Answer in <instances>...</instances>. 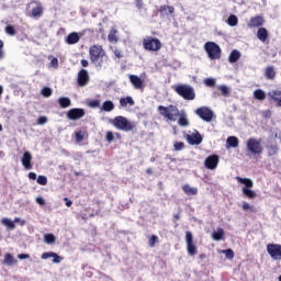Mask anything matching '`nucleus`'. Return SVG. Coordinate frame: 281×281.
Instances as JSON below:
<instances>
[{
	"label": "nucleus",
	"mask_w": 281,
	"mask_h": 281,
	"mask_svg": "<svg viewBox=\"0 0 281 281\" xmlns=\"http://www.w3.org/2000/svg\"><path fill=\"white\" fill-rule=\"evenodd\" d=\"M187 251L189 256H196V245H194V237L192 232H186Z\"/></svg>",
	"instance_id": "nucleus-10"
},
{
	"label": "nucleus",
	"mask_w": 281,
	"mask_h": 281,
	"mask_svg": "<svg viewBox=\"0 0 281 281\" xmlns=\"http://www.w3.org/2000/svg\"><path fill=\"white\" fill-rule=\"evenodd\" d=\"M267 252L272 260H281V245L280 244H268Z\"/></svg>",
	"instance_id": "nucleus-11"
},
{
	"label": "nucleus",
	"mask_w": 281,
	"mask_h": 281,
	"mask_svg": "<svg viewBox=\"0 0 281 281\" xmlns=\"http://www.w3.org/2000/svg\"><path fill=\"white\" fill-rule=\"evenodd\" d=\"M108 41L110 43H117V30L112 29L108 35Z\"/></svg>",
	"instance_id": "nucleus-35"
},
{
	"label": "nucleus",
	"mask_w": 281,
	"mask_h": 281,
	"mask_svg": "<svg viewBox=\"0 0 281 281\" xmlns=\"http://www.w3.org/2000/svg\"><path fill=\"white\" fill-rule=\"evenodd\" d=\"M86 112L82 108H72L66 113V117L68 120H71L72 122H76L77 120H82L85 117Z\"/></svg>",
	"instance_id": "nucleus-9"
},
{
	"label": "nucleus",
	"mask_w": 281,
	"mask_h": 281,
	"mask_svg": "<svg viewBox=\"0 0 281 281\" xmlns=\"http://www.w3.org/2000/svg\"><path fill=\"white\" fill-rule=\"evenodd\" d=\"M53 262H54V265H60V262H63V257L58 256V254L55 252V255L53 257Z\"/></svg>",
	"instance_id": "nucleus-51"
},
{
	"label": "nucleus",
	"mask_w": 281,
	"mask_h": 281,
	"mask_svg": "<svg viewBox=\"0 0 281 281\" xmlns=\"http://www.w3.org/2000/svg\"><path fill=\"white\" fill-rule=\"evenodd\" d=\"M77 82L79 87H87V85H89V71H87V69H81L78 72Z\"/></svg>",
	"instance_id": "nucleus-14"
},
{
	"label": "nucleus",
	"mask_w": 281,
	"mask_h": 281,
	"mask_svg": "<svg viewBox=\"0 0 281 281\" xmlns=\"http://www.w3.org/2000/svg\"><path fill=\"white\" fill-rule=\"evenodd\" d=\"M227 25H229L231 27H236V25H238V16H236L235 14H231L227 18Z\"/></svg>",
	"instance_id": "nucleus-34"
},
{
	"label": "nucleus",
	"mask_w": 281,
	"mask_h": 281,
	"mask_svg": "<svg viewBox=\"0 0 281 281\" xmlns=\"http://www.w3.org/2000/svg\"><path fill=\"white\" fill-rule=\"evenodd\" d=\"M236 181L238 183H241L243 186H245L244 188H254V180L249 179V178H241V177H236Z\"/></svg>",
	"instance_id": "nucleus-23"
},
{
	"label": "nucleus",
	"mask_w": 281,
	"mask_h": 281,
	"mask_svg": "<svg viewBox=\"0 0 281 281\" xmlns=\"http://www.w3.org/2000/svg\"><path fill=\"white\" fill-rule=\"evenodd\" d=\"M178 124L179 126H190V121L188 120V115L186 114V112H182L179 114V120H178Z\"/></svg>",
	"instance_id": "nucleus-29"
},
{
	"label": "nucleus",
	"mask_w": 281,
	"mask_h": 281,
	"mask_svg": "<svg viewBox=\"0 0 281 281\" xmlns=\"http://www.w3.org/2000/svg\"><path fill=\"white\" fill-rule=\"evenodd\" d=\"M218 155H211L204 160V166L207 168V170H216L218 167Z\"/></svg>",
	"instance_id": "nucleus-12"
},
{
	"label": "nucleus",
	"mask_w": 281,
	"mask_h": 281,
	"mask_svg": "<svg viewBox=\"0 0 281 281\" xmlns=\"http://www.w3.org/2000/svg\"><path fill=\"white\" fill-rule=\"evenodd\" d=\"M57 102L60 109H69V106L71 105V99H69L68 97H60Z\"/></svg>",
	"instance_id": "nucleus-25"
},
{
	"label": "nucleus",
	"mask_w": 281,
	"mask_h": 281,
	"mask_svg": "<svg viewBox=\"0 0 281 281\" xmlns=\"http://www.w3.org/2000/svg\"><path fill=\"white\" fill-rule=\"evenodd\" d=\"M173 91H176L180 98H183V100H195L196 92H194V88L190 85L181 83L173 88Z\"/></svg>",
	"instance_id": "nucleus-3"
},
{
	"label": "nucleus",
	"mask_w": 281,
	"mask_h": 281,
	"mask_svg": "<svg viewBox=\"0 0 281 281\" xmlns=\"http://www.w3.org/2000/svg\"><path fill=\"white\" fill-rule=\"evenodd\" d=\"M257 38L261 41V43H267V38H269V31L266 27H259L257 31Z\"/></svg>",
	"instance_id": "nucleus-20"
},
{
	"label": "nucleus",
	"mask_w": 281,
	"mask_h": 281,
	"mask_svg": "<svg viewBox=\"0 0 281 281\" xmlns=\"http://www.w3.org/2000/svg\"><path fill=\"white\" fill-rule=\"evenodd\" d=\"M135 5L138 10L144 8V0H135Z\"/></svg>",
	"instance_id": "nucleus-57"
},
{
	"label": "nucleus",
	"mask_w": 281,
	"mask_h": 281,
	"mask_svg": "<svg viewBox=\"0 0 281 281\" xmlns=\"http://www.w3.org/2000/svg\"><path fill=\"white\" fill-rule=\"evenodd\" d=\"M88 106H90V109H98V106H100V99L91 100Z\"/></svg>",
	"instance_id": "nucleus-48"
},
{
	"label": "nucleus",
	"mask_w": 281,
	"mask_h": 281,
	"mask_svg": "<svg viewBox=\"0 0 281 281\" xmlns=\"http://www.w3.org/2000/svg\"><path fill=\"white\" fill-rule=\"evenodd\" d=\"M115 109V103L113 101L108 100L104 101L101 105V111H105L106 113H111Z\"/></svg>",
	"instance_id": "nucleus-26"
},
{
	"label": "nucleus",
	"mask_w": 281,
	"mask_h": 281,
	"mask_svg": "<svg viewBox=\"0 0 281 281\" xmlns=\"http://www.w3.org/2000/svg\"><path fill=\"white\" fill-rule=\"evenodd\" d=\"M226 144L228 145V148H238V137L236 136H228L226 139Z\"/></svg>",
	"instance_id": "nucleus-30"
},
{
	"label": "nucleus",
	"mask_w": 281,
	"mask_h": 281,
	"mask_svg": "<svg viewBox=\"0 0 281 281\" xmlns=\"http://www.w3.org/2000/svg\"><path fill=\"white\" fill-rule=\"evenodd\" d=\"M49 67H54V69H58V58L53 57L50 60Z\"/></svg>",
	"instance_id": "nucleus-53"
},
{
	"label": "nucleus",
	"mask_w": 281,
	"mask_h": 281,
	"mask_svg": "<svg viewBox=\"0 0 281 281\" xmlns=\"http://www.w3.org/2000/svg\"><path fill=\"white\" fill-rule=\"evenodd\" d=\"M44 240L47 245H52V244L56 243V236H54V234H46L44 236Z\"/></svg>",
	"instance_id": "nucleus-39"
},
{
	"label": "nucleus",
	"mask_w": 281,
	"mask_h": 281,
	"mask_svg": "<svg viewBox=\"0 0 281 281\" xmlns=\"http://www.w3.org/2000/svg\"><path fill=\"white\" fill-rule=\"evenodd\" d=\"M135 106V100H133V97H126L120 99V105L121 106Z\"/></svg>",
	"instance_id": "nucleus-32"
},
{
	"label": "nucleus",
	"mask_w": 281,
	"mask_h": 281,
	"mask_svg": "<svg viewBox=\"0 0 281 281\" xmlns=\"http://www.w3.org/2000/svg\"><path fill=\"white\" fill-rule=\"evenodd\" d=\"M243 194L247 196V199H256V191L251 189L243 188Z\"/></svg>",
	"instance_id": "nucleus-37"
},
{
	"label": "nucleus",
	"mask_w": 281,
	"mask_h": 281,
	"mask_svg": "<svg viewBox=\"0 0 281 281\" xmlns=\"http://www.w3.org/2000/svg\"><path fill=\"white\" fill-rule=\"evenodd\" d=\"M204 85L206 87H215L216 86V79H214V78H206L204 80Z\"/></svg>",
	"instance_id": "nucleus-45"
},
{
	"label": "nucleus",
	"mask_w": 281,
	"mask_h": 281,
	"mask_svg": "<svg viewBox=\"0 0 281 281\" xmlns=\"http://www.w3.org/2000/svg\"><path fill=\"white\" fill-rule=\"evenodd\" d=\"M195 115L200 117V120H203V122H212L214 120V111L210 109L209 106H200L195 110Z\"/></svg>",
	"instance_id": "nucleus-8"
},
{
	"label": "nucleus",
	"mask_w": 281,
	"mask_h": 281,
	"mask_svg": "<svg viewBox=\"0 0 281 281\" xmlns=\"http://www.w3.org/2000/svg\"><path fill=\"white\" fill-rule=\"evenodd\" d=\"M223 238H225V229H223L222 227H218L212 233L213 240L220 241L223 240Z\"/></svg>",
	"instance_id": "nucleus-22"
},
{
	"label": "nucleus",
	"mask_w": 281,
	"mask_h": 281,
	"mask_svg": "<svg viewBox=\"0 0 281 281\" xmlns=\"http://www.w3.org/2000/svg\"><path fill=\"white\" fill-rule=\"evenodd\" d=\"M1 223L8 229H11V231L16 229V224H14V220L12 221V220H10L8 217H4V218L1 220Z\"/></svg>",
	"instance_id": "nucleus-31"
},
{
	"label": "nucleus",
	"mask_w": 281,
	"mask_h": 281,
	"mask_svg": "<svg viewBox=\"0 0 281 281\" xmlns=\"http://www.w3.org/2000/svg\"><path fill=\"white\" fill-rule=\"evenodd\" d=\"M105 139H106V142H109V144H111V142H113V139H115V134H113V132H108L105 135Z\"/></svg>",
	"instance_id": "nucleus-52"
},
{
	"label": "nucleus",
	"mask_w": 281,
	"mask_h": 281,
	"mask_svg": "<svg viewBox=\"0 0 281 281\" xmlns=\"http://www.w3.org/2000/svg\"><path fill=\"white\" fill-rule=\"evenodd\" d=\"M271 98L274 102H277L278 106H281V91L274 90L271 94Z\"/></svg>",
	"instance_id": "nucleus-36"
},
{
	"label": "nucleus",
	"mask_w": 281,
	"mask_h": 281,
	"mask_svg": "<svg viewBox=\"0 0 281 281\" xmlns=\"http://www.w3.org/2000/svg\"><path fill=\"white\" fill-rule=\"evenodd\" d=\"M199 258H200V260H205V258H207V255L201 254V255H199Z\"/></svg>",
	"instance_id": "nucleus-64"
},
{
	"label": "nucleus",
	"mask_w": 281,
	"mask_h": 281,
	"mask_svg": "<svg viewBox=\"0 0 281 281\" xmlns=\"http://www.w3.org/2000/svg\"><path fill=\"white\" fill-rule=\"evenodd\" d=\"M111 124H113L114 127L117 128V131H124L125 133H128L135 128V125L126 119V116H116L111 121Z\"/></svg>",
	"instance_id": "nucleus-4"
},
{
	"label": "nucleus",
	"mask_w": 281,
	"mask_h": 281,
	"mask_svg": "<svg viewBox=\"0 0 281 281\" xmlns=\"http://www.w3.org/2000/svg\"><path fill=\"white\" fill-rule=\"evenodd\" d=\"M37 124H38L40 126H43V124H47V116H40V117L37 119Z\"/></svg>",
	"instance_id": "nucleus-55"
},
{
	"label": "nucleus",
	"mask_w": 281,
	"mask_h": 281,
	"mask_svg": "<svg viewBox=\"0 0 281 281\" xmlns=\"http://www.w3.org/2000/svg\"><path fill=\"white\" fill-rule=\"evenodd\" d=\"M19 262V260L14 259V256L10 252H7L4 255V265H7L8 267H14V265H16Z\"/></svg>",
	"instance_id": "nucleus-24"
},
{
	"label": "nucleus",
	"mask_w": 281,
	"mask_h": 281,
	"mask_svg": "<svg viewBox=\"0 0 281 281\" xmlns=\"http://www.w3.org/2000/svg\"><path fill=\"white\" fill-rule=\"evenodd\" d=\"M89 54L92 65L99 70L102 69V63H104V56L106 54L104 49H102V46L94 45L90 47Z\"/></svg>",
	"instance_id": "nucleus-1"
},
{
	"label": "nucleus",
	"mask_w": 281,
	"mask_h": 281,
	"mask_svg": "<svg viewBox=\"0 0 281 281\" xmlns=\"http://www.w3.org/2000/svg\"><path fill=\"white\" fill-rule=\"evenodd\" d=\"M80 42V35L77 32H72L67 35L66 43L67 45H76V43Z\"/></svg>",
	"instance_id": "nucleus-19"
},
{
	"label": "nucleus",
	"mask_w": 281,
	"mask_h": 281,
	"mask_svg": "<svg viewBox=\"0 0 281 281\" xmlns=\"http://www.w3.org/2000/svg\"><path fill=\"white\" fill-rule=\"evenodd\" d=\"M183 192H186L188 194V196H194L196 194H199V189L194 188V187H190V184H184L182 187Z\"/></svg>",
	"instance_id": "nucleus-27"
},
{
	"label": "nucleus",
	"mask_w": 281,
	"mask_h": 281,
	"mask_svg": "<svg viewBox=\"0 0 281 281\" xmlns=\"http://www.w3.org/2000/svg\"><path fill=\"white\" fill-rule=\"evenodd\" d=\"M21 164L24 170H32V153L24 151L21 158Z\"/></svg>",
	"instance_id": "nucleus-15"
},
{
	"label": "nucleus",
	"mask_w": 281,
	"mask_h": 281,
	"mask_svg": "<svg viewBox=\"0 0 281 281\" xmlns=\"http://www.w3.org/2000/svg\"><path fill=\"white\" fill-rule=\"evenodd\" d=\"M158 111L162 117H167L170 122H175V117L179 116V108L176 105L164 106L159 105Z\"/></svg>",
	"instance_id": "nucleus-6"
},
{
	"label": "nucleus",
	"mask_w": 281,
	"mask_h": 281,
	"mask_svg": "<svg viewBox=\"0 0 281 281\" xmlns=\"http://www.w3.org/2000/svg\"><path fill=\"white\" fill-rule=\"evenodd\" d=\"M249 27H262L265 25V18L262 15H256L250 19Z\"/></svg>",
	"instance_id": "nucleus-17"
},
{
	"label": "nucleus",
	"mask_w": 281,
	"mask_h": 281,
	"mask_svg": "<svg viewBox=\"0 0 281 281\" xmlns=\"http://www.w3.org/2000/svg\"><path fill=\"white\" fill-rule=\"evenodd\" d=\"M237 60H240V50L234 49L231 52V54L228 56V63L234 65V63H236Z\"/></svg>",
	"instance_id": "nucleus-28"
},
{
	"label": "nucleus",
	"mask_w": 281,
	"mask_h": 281,
	"mask_svg": "<svg viewBox=\"0 0 281 281\" xmlns=\"http://www.w3.org/2000/svg\"><path fill=\"white\" fill-rule=\"evenodd\" d=\"M183 148H186V143L183 142L173 143V150L179 151V150H183Z\"/></svg>",
	"instance_id": "nucleus-42"
},
{
	"label": "nucleus",
	"mask_w": 281,
	"mask_h": 281,
	"mask_svg": "<svg viewBox=\"0 0 281 281\" xmlns=\"http://www.w3.org/2000/svg\"><path fill=\"white\" fill-rule=\"evenodd\" d=\"M159 240V237L156 235H151L148 241L149 247H155V244H157Z\"/></svg>",
	"instance_id": "nucleus-49"
},
{
	"label": "nucleus",
	"mask_w": 281,
	"mask_h": 281,
	"mask_svg": "<svg viewBox=\"0 0 281 281\" xmlns=\"http://www.w3.org/2000/svg\"><path fill=\"white\" fill-rule=\"evenodd\" d=\"M19 260H27V258H30L29 254H20L18 255Z\"/></svg>",
	"instance_id": "nucleus-60"
},
{
	"label": "nucleus",
	"mask_w": 281,
	"mask_h": 281,
	"mask_svg": "<svg viewBox=\"0 0 281 281\" xmlns=\"http://www.w3.org/2000/svg\"><path fill=\"white\" fill-rule=\"evenodd\" d=\"M64 201H66V207H71V205H74V202L67 198H65Z\"/></svg>",
	"instance_id": "nucleus-61"
},
{
	"label": "nucleus",
	"mask_w": 281,
	"mask_h": 281,
	"mask_svg": "<svg viewBox=\"0 0 281 281\" xmlns=\"http://www.w3.org/2000/svg\"><path fill=\"white\" fill-rule=\"evenodd\" d=\"M143 47L146 52H159L161 49V41L157 37L147 36L143 40Z\"/></svg>",
	"instance_id": "nucleus-7"
},
{
	"label": "nucleus",
	"mask_w": 281,
	"mask_h": 281,
	"mask_svg": "<svg viewBox=\"0 0 281 281\" xmlns=\"http://www.w3.org/2000/svg\"><path fill=\"white\" fill-rule=\"evenodd\" d=\"M85 135H87V132L86 131H78L75 133V139L78 144H80V142H82L85 139Z\"/></svg>",
	"instance_id": "nucleus-38"
},
{
	"label": "nucleus",
	"mask_w": 281,
	"mask_h": 281,
	"mask_svg": "<svg viewBox=\"0 0 281 281\" xmlns=\"http://www.w3.org/2000/svg\"><path fill=\"white\" fill-rule=\"evenodd\" d=\"M37 183L38 186H47V176H38Z\"/></svg>",
	"instance_id": "nucleus-46"
},
{
	"label": "nucleus",
	"mask_w": 281,
	"mask_h": 281,
	"mask_svg": "<svg viewBox=\"0 0 281 281\" xmlns=\"http://www.w3.org/2000/svg\"><path fill=\"white\" fill-rule=\"evenodd\" d=\"M114 56H115L116 58H122V52H120L119 49H115V50H114Z\"/></svg>",
	"instance_id": "nucleus-62"
},
{
	"label": "nucleus",
	"mask_w": 281,
	"mask_h": 281,
	"mask_svg": "<svg viewBox=\"0 0 281 281\" xmlns=\"http://www.w3.org/2000/svg\"><path fill=\"white\" fill-rule=\"evenodd\" d=\"M218 91H221L224 98H227V95H229V88L225 85L218 86Z\"/></svg>",
	"instance_id": "nucleus-40"
},
{
	"label": "nucleus",
	"mask_w": 281,
	"mask_h": 281,
	"mask_svg": "<svg viewBox=\"0 0 281 281\" xmlns=\"http://www.w3.org/2000/svg\"><path fill=\"white\" fill-rule=\"evenodd\" d=\"M187 140L191 146H199L203 143V136L199 131H195V133L187 135Z\"/></svg>",
	"instance_id": "nucleus-13"
},
{
	"label": "nucleus",
	"mask_w": 281,
	"mask_h": 281,
	"mask_svg": "<svg viewBox=\"0 0 281 281\" xmlns=\"http://www.w3.org/2000/svg\"><path fill=\"white\" fill-rule=\"evenodd\" d=\"M204 49L210 58V60H218L221 58V46L216 42H206L204 44Z\"/></svg>",
	"instance_id": "nucleus-5"
},
{
	"label": "nucleus",
	"mask_w": 281,
	"mask_h": 281,
	"mask_svg": "<svg viewBox=\"0 0 281 281\" xmlns=\"http://www.w3.org/2000/svg\"><path fill=\"white\" fill-rule=\"evenodd\" d=\"M13 223L15 224V223H20V225H21V227H23V226H25V220H21V217H15L14 220H13Z\"/></svg>",
	"instance_id": "nucleus-56"
},
{
	"label": "nucleus",
	"mask_w": 281,
	"mask_h": 281,
	"mask_svg": "<svg viewBox=\"0 0 281 281\" xmlns=\"http://www.w3.org/2000/svg\"><path fill=\"white\" fill-rule=\"evenodd\" d=\"M41 14H43L42 7H35L32 9V16H41Z\"/></svg>",
	"instance_id": "nucleus-44"
},
{
	"label": "nucleus",
	"mask_w": 281,
	"mask_h": 281,
	"mask_svg": "<svg viewBox=\"0 0 281 281\" xmlns=\"http://www.w3.org/2000/svg\"><path fill=\"white\" fill-rule=\"evenodd\" d=\"M5 33L9 34V36H15L16 35V29H14L12 25L5 26Z\"/></svg>",
	"instance_id": "nucleus-43"
},
{
	"label": "nucleus",
	"mask_w": 281,
	"mask_h": 281,
	"mask_svg": "<svg viewBox=\"0 0 281 281\" xmlns=\"http://www.w3.org/2000/svg\"><path fill=\"white\" fill-rule=\"evenodd\" d=\"M55 254L54 251L44 252L41 258L42 260H47L48 258H54Z\"/></svg>",
	"instance_id": "nucleus-50"
},
{
	"label": "nucleus",
	"mask_w": 281,
	"mask_h": 281,
	"mask_svg": "<svg viewBox=\"0 0 281 281\" xmlns=\"http://www.w3.org/2000/svg\"><path fill=\"white\" fill-rule=\"evenodd\" d=\"M81 67H89V61L87 59H81Z\"/></svg>",
	"instance_id": "nucleus-63"
},
{
	"label": "nucleus",
	"mask_w": 281,
	"mask_h": 281,
	"mask_svg": "<svg viewBox=\"0 0 281 281\" xmlns=\"http://www.w3.org/2000/svg\"><path fill=\"white\" fill-rule=\"evenodd\" d=\"M29 179L31 181H37L38 178L36 177V172L34 171L29 172Z\"/></svg>",
	"instance_id": "nucleus-58"
},
{
	"label": "nucleus",
	"mask_w": 281,
	"mask_h": 281,
	"mask_svg": "<svg viewBox=\"0 0 281 281\" xmlns=\"http://www.w3.org/2000/svg\"><path fill=\"white\" fill-rule=\"evenodd\" d=\"M158 12L160 13V16H170V14H175V7L164 4L160 5Z\"/></svg>",
	"instance_id": "nucleus-18"
},
{
	"label": "nucleus",
	"mask_w": 281,
	"mask_h": 281,
	"mask_svg": "<svg viewBox=\"0 0 281 281\" xmlns=\"http://www.w3.org/2000/svg\"><path fill=\"white\" fill-rule=\"evenodd\" d=\"M130 82L134 89H144V80L137 75H130Z\"/></svg>",
	"instance_id": "nucleus-16"
},
{
	"label": "nucleus",
	"mask_w": 281,
	"mask_h": 281,
	"mask_svg": "<svg viewBox=\"0 0 281 281\" xmlns=\"http://www.w3.org/2000/svg\"><path fill=\"white\" fill-rule=\"evenodd\" d=\"M241 207H243V210H244L245 212H247V210H249L250 212H255L254 206H251V205H250L249 203H247V202H245Z\"/></svg>",
	"instance_id": "nucleus-54"
},
{
	"label": "nucleus",
	"mask_w": 281,
	"mask_h": 281,
	"mask_svg": "<svg viewBox=\"0 0 281 281\" xmlns=\"http://www.w3.org/2000/svg\"><path fill=\"white\" fill-rule=\"evenodd\" d=\"M35 201L37 205H45V198L43 196H37Z\"/></svg>",
	"instance_id": "nucleus-59"
},
{
	"label": "nucleus",
	"mask_w": 281,
	"mask_h": 281,
	"mask_svg": "<svg viewBox=\"0 0 281 281\" xmlns=\"http://www.w3.org/2000/svg\"><path fill=\"white\" fill-rule=\"evenodd\" d=\"M255 100H266L267 93L262 89H257L254 91Z\"/></svg>",
	"instance_id": "nucleus-33"
},
{
	"label": "nucleus",
	"mask_w": 281,
	"mask_h": 281,
	"mask_svg": "<svg viewBox=\"0 0 281 281\" xmlns=\"http://www.w3.org/2000/svg\"><path fill=\"white\" fill-rule=\"evenodd\" d=\"M223 254H225V257L228 258V260H234V250L231 248L223 250Z\"/></svg>",
	"instance_id": "nucleus-47"
},
{
	"label": "nucleus",
	"mask_w": 281,
	"mask_h": 281,
	"mask_svg": "<svg viewBox=\"0 0 281 281\" xmlns=\"http://www.w3.org/2000/svg\"><path fill=\"white\" fill-rule=\"evenodd\" d=\"M265 78L267 80H276V67L273 66L266 67Z\"/></svg>",
	"instance_id": "nucleus-21"
},
{
	"label": "nucleus",
	"mask_w": 281,
	"mask_h": 281,
	"mask_svg": "<svg viewBox=\"0 0 281 281\" xmlns=\"http://www.w3.org/2000/svg\"><path fill=\"white\" fill-rule=\"evenodd\" d=\"M41 93H42V95H43L44 98H49V97H52L53 91H52V88H49V87H44V88L42 89Z\"/></svg>",
	"instance_id": "nucleus-41"
},
{
	"label": "nucleus",
	"mask_w": 281,
	"mask_h": 281,
	"mask_svg": "<svg viewBox=\"0 0 281 281\" xmlns=\"http://www.w3.org/2000/svg\"><path fill=\"white\" fill-rule=\"evenodd\" d=\"M246 148L249 153V155H252V157H258V155H262L265 151V147L262 146V139H258L256 137H250L246 142Z\"/></svg>",
	"instance_id": "nucleus-2"
}]
</instances>
